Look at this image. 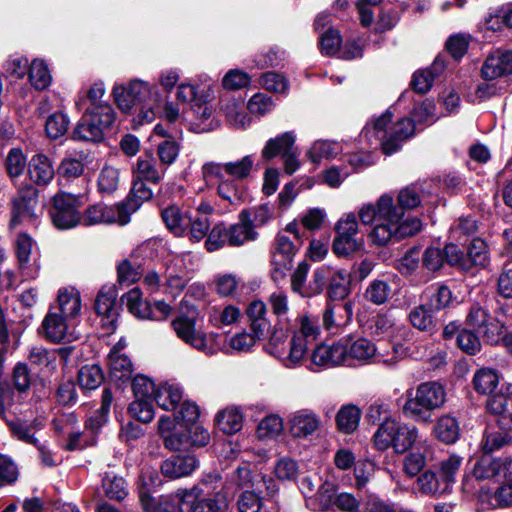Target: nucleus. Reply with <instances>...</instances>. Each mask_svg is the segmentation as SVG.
<instances>
[{"label":"nucleus","mask_w":512,"mask_h":512,"mask_svg":"<svg viewBox=\"0 0 512 512\" xmlns=\"http://www.w3.org/2000/svg\"><path fill=\"white\" fill-rule=\"evenodd\" d=\"M421 203L420 195L414 186L401 189L397 204L389 194L381 195L375 203L368 202L358 208L363 225H374L367 233L370 245L384 247L403 238L413 236L422 228L417 217L404 218L405 209H413Z\"/></svg>","instance_id":"f257e3e1"},{"label":"nucleus","mask_w":512,"mask_h":512,"mask_svg":"<svg viewBox=\"0 0 512 512\" xmlns=\"http://www.w3.org/2000/svg\"><path fill=\"white\" fill-rule=\"evenodd\" d=\"M254 167V159L246 155L235 161L208 162L202 166L206 183L216 184L217 195L232 206H240L248 199L247 179Z\"/></svg>","instance_id":"f03ea898"},{"label":"nucleus","mask_w":512,"mask_h":512,"mask_svg":"<svg viewBox=\"0 0 512 512\" xmlns=\"http://www.w3.org/2000/svg\"><path fill=\"white\" fill-rule=\"evenodd\" d=\"M113 95L118 107L129 113L136 105L140 106L138 117L141 122L150 123L156 115L161 102L157 87L141 79H133L126 85H116Z\"/></svg>","instance_id":"7ed1b4c3"},{"label":"nucleus","mask_w":512,"mask_h":512,"mask_svg":"<svg viewBox=\"0 0 512 512\" xmlns=\"http://www.w3.org/2000/svg\"><path fill=\"white\" fill-rule=\"evenodd\" d=\"M447 400L446 388L439 381H426L406 392V401L402 407L405 417L428 424L432 422L435 411L444 407Z\"/></svg>","instance_id":"20e7f679"},{"label":"nucleus","mask_w":512,"mask_h":512,"mask_svg":"<svg viewBox=\"0 0 512 512\" xmlns=\"http://www.w3.org/2000/svg\"><path fill=\"white\" fill-rule=\"evenodd\" d=\"M392 115L389 111L375 119L372 126L367 125L361 135V140H366L369 148L381 146L386 155L398 151L404 141L414 135L415 126L411 119L403 118L387 130Z\"/></svg>","instance_id":"39448f33"},{"label":"nucleus","mask_w":512,"mask_h":512,"mask_svg":"<svg viewBox=\"0 0 512 512\" xmlns=\"http://www.w3.org/2000/svg\"><path fill=\"white\" fill-rule=\"evenodd\" d=\"M188 506L190 512H226L229 498L221 476L209 473L188 489Z\"/></svg>","instance_id":"423d86ee"},{"label":"nucleus","mask_w":512,"mask_h":512,"mask_svg":"<svg viewBox=\"0 0 512 512\" xmlns=\"http://www.w3.org/2000/svg\"><path fill=\"white\" fill-rule=\"evenodd\" d=\"M415 443H421L418 428L397 420L379 424L373 435V444L380 451L392 448L396 453L403 454Z\"/></svg>","instance_id":"0eeeda50"},{"label":"nucleus","mask_w":512,"mask_h":512,"mask_svg":"<svg viewBox=\"0 0 512 512\" xmlns=\"http://www.w3.org/2000/svg\"><path fill=\"white\" fill-rule=\"evenodd\" d=\"M115 120V113L109 104L88 108L73 131V138L80 141L99 142L103 139L104 130Z\"/></svg>","instance_id":"6e6552de"},{"label":"nucleus","mask_w":512,"mask_h":512,"mask_svg":"<svg viewBox=\"0 0 512 512\" xmlns=\"http://www.w3.org/2000/svg\"><path fill=\"white\" fill-rule=\"evenodd\" d=\"M265 351L280 360L287 368L299 366L304 359V344L300 338L292 336L288 339V335L283 329L274 330L265 345Z\"/></svg>","instance_id":"1a4fd4ad"},{"label":"nucleus","mask_w":512,"mask_h":512,"mask_svg":"<svg viewBox=\"0 0 512 512\" xmlns=\"http://www.w3.org/2000/svg\"><path fill=\"white\" fill-rule=\"evenodd\" d=\"M171 327L177 338L192 348L206 355H213L216 352L211 341L213 335H208L198 328L195 318L186 315L178 316L171 321Z\"/></svg>","instance_id":"9d476101"},{"label":"nucleus","mask_w":512,"mask_h":512,"mask_svg":"<svg viewBox=\"0 0 512 512\" xmlns=\"http://www.w3.org/2000/svg\"><path fill=\"white\" fill-rule=\"evenodd\" d=\"M341 342L345 349V365L357 366L374 362H383L387 365H393L398 361L395 356L386 359L377 351L376 345L367 338H348Z\"/></svg>","instance_id":"9b49d317"},{"label":"nucleus","mask_w":512,"mask_h":512,"mask_svg":"<svg viewBox=\"0 0 512 512\" xmlns=\"http://www.w3.org/2000/svg\"><path fill=\"white\" fill-rule=\"evenodd\" d=\"M189 255H173L165 261L163 284L165 292L176 297L182 293L191 279L192 268Z\"/></svg>","instance_id":"f8f14e48"},{"label":"nucleus","mask_w":512,"mask_h":512,"mask_svg":"<svg viewBox=\"0 0 512 512\" xmlns=\"http://www.w3.org/2000/svg\"><path fill=\"white\" fill-rule=\"evenodd\" d=\"M80 206L79 197L68 193L57 194L53 198L51 210V219L55 227L65 230L81 223Z\"/></svg>","instance_id":"ddd939ff"},{"label":"nucleus","mask_w":512,"mask_h":512,"mask_svg":"<svg viewBox=\"0 0 512 512\" xmlns=\"http://www.w3.org/2000/svg\"><path fill=\"white\" fill-rule=\"evenodd\" d=\"M128 222L129 211L120 203L111 206L98 203L88 207L83 216H81V223L85 226L111 223L126 225Z\"/></svg>","instance_id":"4468645a"},{"label":"nucleus","mask_w":512,"mask_h":512,"mask_svg":"<svg viewBox=\"0 0 512 512\" xmlns=\"http://www.w3.org/2000/svg\"><path fill=\"white\" fill-rule=\"evenodd\" d=\"M75 324L57 311H49L42 321V330L47 340L55 343L71 342L78 338Z\"/></svg>","instance_id":"2eb2a0df"},{"label":"nucleus","mask_w":512,"mask_h":512,"mask_svg":"<svg viewBox=\"0 0 512 512\" xmlns=\"http://www.w3.org/2000/svg\"><path fill=\"white\" fill-rule=\"evenodd\" d=\"M472 473L479 480L494 479L500 482L512 475V459L484 456L475 463Z\"/></svg>","instance_id":"dca6fc26"},{"label":"nucleus","mask_w":512,"mask_h":512,"mask_svg":"<svg viewBox=\"0 0 512 512\" xmlns=\"http://www.w3.org/2000/svg\"><path fill=\"white\" fill-rule=\"evenodd\" d=\"M35 245L31 236L26 233H19L15 240V253L19 269L25 278L35 279L39 275L40 263L35 259L31 260L32 249Z\"/></svg>","instance_id":"f3484780"},{"label":"nucleus","mask_w":512,"mask_h":512,"mask_svg":"<svg viewBox=\"0 0 512 512\" xmlns=\"http://www.w3.org/2000/svg\"><path fill=\"white\" fill-rule=\"evenodd\" d=\"M37 205V190L32 185H26L18 190L12 200V217L10 225L16 227L25 218H33Z\"/></svg>","instance_id":"a211bd4d"},{"label":"nucleus","mask_w":512,"mask_h":512,"mask_svg":"<svg viewBox=\"0 0 512 512\" xmlns=\"http://www.w3.org/2000/svg\"><path fill=\"white\" fill-rule=\"evenodd\" d=\"M468 326L473 327L488 343H494L501 334V327L480 306H472L467 318Z\"/></svg>","instance_id":"6ab92c4d"},{"label":"nucleus","mask_w":512,"mask_h":512,"mask_svg":"<svg viewBox=\"0 0 512 512\" xmlns=\"http://www.w3.org/2000/svg\"><path fill=\"white\" fill-rule=\"evenodd\" d=\"M140 502L144 512H182V506L188 505V489H178L173 494L161 496L158 499L157 507L153 509H150V504L154 502L147 493H140Z\"/></svg>","instance_id":"aec40b11"},{"label":"nucleus","mask_w":512,"mask_h":512,"mask_svg":"<svg viewBox=\"0 0 512 512\" xmlns=\"http://www.w3.org/2000/svg\"><path fill=\"white\" fill-rule=\"evenodd\" d=\"M211 100H200L199 103L192 104L191 110L184 113L182 120L190 125L191 130L202 133L215 128L213 119V108L209 104Z\"/></svg>","instance_id":"412c9836"},{"label":"nucleus","mask_w":512,"mask_h":512,"mask_svg":"<svg viewBox=\"0 0 512 512\" xmlns=\"http://www.w3.org/2000/svg\"><path fill=\"white\" fill-rule=\"evenodd\" d=\"M320 425L319 416L309 410L296 411L288 420L289 432L294 438H308L319 430Z\"/></svg>","instance_id":"4be33fe9"},{"label":"nucleus","mask_w":512,"mask_h":512,"mask_svg":"<svg viewBox=\"0 0 512 512\" xmlns=\"http://www.w3.org/2000/svg\"><path fill=\"white\" fill-rule=\"evenodd\" d=\"M198 466L194 455H172L165 459L161 466V474L169 479H178L190 475Z\"/></svg>","instance_id":"5701e85b"},{"label":"nucleus","mask_w":512,"mask_h":512,"mask_svg":"<svg viewBox=\"0 0 512 512\" xmlns=\"http://www.w3.org/2000/svg\"><path fill=\"white\" fill-rule=\"evenodd\" d=\"M481 72L486 80L512 75V51H497L489 55Z\"/></svg>","instance_id":"b1692460"},{"label":"nucleus","mask_w":512,"mask_h":512,"mask_svg":"<svg viewBox=\"0 0 512 512\" xmlns=\"http://www.w3.org/2000/svg\"><path fill=\"white\" fill-rule=\"evenodd\" d=\"M228 244L241 246L249 241L256 240L258 233L251 223V210H243L239 215V222L227 229Z\"/></svg>","instance_id":"393cba45"},{"label":"nucleus","mask_w":512,"mask_h":512,"mask_svg":"<svg viewBox=\"0 0 512 512\" xmlns=\"http://www.w3.org/2000/svg\"><path fill=\"white\" fill-rule=\"evenodd\" d=\"M91 162V155L85 151L69 153L61 160L58 174L68 181L74 180L83 175L85 167Z\"/></svg>","instance_id":"a878e982"},{"label":"nucleus","mask_w":512,"mask_h":512,"mask_svg":"<svg viewBox=\"0 0 512 512\" xmlns=\"http://www.w3.org/2000/svg\"><path fill=\"white\" fill-rule=\"evenodd\" d=\"M166 168L161 164L157 165L152 154H144L136 160L133 167L134 179L148 181L152 184H158L164 177Z\"/></svg>","instance_id":"bb28decb"},{"label":"nucleus","mask_w":512,"mask_h":512,"mask_svg":"<svg viewBox=\"0 0 512 512\" xmlns=\"http://www.w3.org/2000/svg\"><path fill=\"white\" fill-rule=\"evenodd\" d=\"M28 175L35 184L48 185L55 175L51 159L42 153L33 155L28 162Z\"/></svg>","instance_id":"cd10ccee"},{"label":"nucleus","mask_w":512,"mask_h":512,"mask_svg":"<svg viewBox=\"0 0 512 512\" xmlns=\"http://www.w3.org/2000/svg\"><path fill=\"white\" fill-rule=\"evenodd\" d=\"M345 349L340 341L333 345H319L312 353L311 362L317 367L345 364Z\"/></svg>","instance_id":"c85d7f7f"},{"label":"nucleus","mask_w":512,"mask_h":512,"mask_svg":"<svg viewBox=\"0 0 512 512\" xmlns=\"http://www.w3.org/2000/svg\"><path fill=\"white\" fill-rule=\"evenodd\" d=\"M51 311H57L63 317L76 323V318L81 310V298L74 289H61L58 293L57 304L52 306Z\"/></svg>","instance_id":"c756f323"},{"label":"nucleus","mask_w":512,"mask_h":512,"mask_svg":"<svg viewBox=\"0 0 512 512\" xmlns=\"http://www.w3.org/2000/svg\"><path fill=\"white\" fill-rule=\"evenodd\" d=\"M116 292L112 287L103 288L97 295L95 301V309L96 312L103 316L102 322L103 325H110L114 330V323L116 321L117 311H116Z\"/></svg>","instance_id":"7c9ffc66"},{"label":"nucleus","mask_w":512,"mask_h":512,"mask_svg":"<svg viewBox=\"0 0 512 512\" xmlns=\"http://www.w3.org/2000/svg\"><path fill=\"white\" fill-rule=\"evenodd\" d=\"M107 362L111 379L115 381H125L131 378L133 364L126 354L119 353L118 348L111 350Z\"/></svg>","instance_id":"2f4dec72"},{"label":"nucleus","mask_w":512,"mask_h":512,"mask_svg":"<svg viewBox=\"0 0 512 512\" xmlns=\"http://www.w3.org/2000/svg\"><path fill=\"white\" fill-rule=\"evenodd\" d=\"M294 143L295 135L293 132H285L275 138H271L266 142L261 151L262 158L269 161L280 154L284 156L285 153L292 151Z\"/></svg>","instance_id":"473e14b6"},{"label":"nucleus","mask_w":512,"mask_h":512,"mask_svg":"<svg viewBox=\"0 0 512 512\" xmlns=\"http://www.w3.org/2000/svg\"><path fill=\"white\" fill-rule=\"evenodd\" d=\"M221 111L229 126L234 129H246L251 124V118L246 114L243 104L239 100L225 101L221 106Z\"/></svg>","instance_id":"72a5a7b5"},{"label":"nucleus","mask_w":512,"mask_h":512,"mask_svg":"<svg viewBox=\"0 0 512 512\" xmlns=\"http://www.w3.org/2000/svg\"><path fill=\"white\" fill-rule=\"evenodd\" d=\"M493 495L481 492L480 499L487 502L490 508L510 507L512 506V475L499 482Z\"/></svg>","instance_id":"f704fd0d"},{"label":"nucleus","mask_w":512,"mask_h":512,"mask_svg":"<svg viewBox=\"0 0 512 512\" xmlns=\"http://www.w3.org/2000/svg\"><path fill=\"white\" fill-rule=\"evenodd\" d=\"M183 398V390L177 384L164 383L157 387L154 399L164 410H174Z\"/></svg>","instance_id":"c9c22d12"},{"label":"nucleus","mask_w":512,"mask_h":512,"mask_svg":"<svg viewBox=\"0 0 512 512\" xmlns=\"http://www.w3.org/2000/svg\"><path fill=\"white\" fill-rule=\"evenodd\" d=\"M161 215L167 228L176 236H182L189 227V215L182 213L177 206L163 209Z\"/></svg>","instance_id":"e433bc0d"},{"label":"nucleus","mask_w":512,"mask_h":512,"mask_svg":"<svg viewBox=\"0 0 512 512\" xmlns=\"http://www.w3.org/2000/svg\"><path fill=\"white\" fill-rule=\"evenodd\" d=\"M443 69V61L436 59L429 68L415 72L412 79L413 88L419 93H426L432 87L435 77Z\"/></svg>","instance_id":"4c0bfd02"},{"label":"nucleus","mask_w":512,"mask_h":512,"mask_svg":"<svg viewBox=\"0 0 512 512\" xmlns=\"http://www.w3.org/2000/svg\"><path fill=\"white\" fill-rule=\"evenodd\" d=\"M295 246L289 237L279 235L276 239L273 251V263L279 269H288L295 254Z\"/></svg>","instance_id":"58836bf2"},{"label":"nucleus","mask_w":512,"mask_h":512,"mask_svg":"<svg viewBox=\"0 0 512 512\" xmlns=\"http://www.w3.org/2000/svg\"><path fill=\"white\" fill-rule=\"evenodd\" d=\"M365 242L363 237H352L344 234H335L332 250L339 257H348L363 251Z\"/></svg>","instance_id":"ea45409f"},{"label":"nucleus","mask_w":512,"mask_h":512,"mask_svg":"<svg viewBox=\"0 0 512 512\" xmlns=\"http://www.w3.org/2000/svg\"><path fill=\"white\" fill-rule=\"evenodd\" d=\"M434 434L446 444L456 442L460 435L458 421L450 415H442L435 424Z\"/></svg>","instance_id":"a19ab883"},{"label":"nucleus","mask_w":512,"mask_h":512,"mask_svg":"<svg viewBox=\"0 0 512 512\" xmlns=\"http://www.w3.org/2000/svg\"><path fill=\"white\" fill-rule=\"evenodd\" d=\"M335 488L331 483L321 484L318 491L306 500V505L312 510L326 511L334 506Z\"/></svg>","instance_id":"79ce46f5"},{"label":"nucleus","mask_w":512,"mask_h":512,"mask_svg":"<svg viewBox=\"0 0 512 512\" xmlns=\"http://www.w3.org/2000/svg\"><path fill=\"white\" fill-rule=\"evenodd\" d=\"M152 196L153 192L146 185L145 181L134 179L127 201L120 203V205H124L128 209L130 216L141 206L143 202L150 200Z\"/></svg>","instance_id":"37998d69"},{"label":"nucleus","mask_w":512,"mask_h":512,"mask_svg":"<svg viewBox=\"0 0 512 512\" xmlns=\"http://www.w3.org/2000/svg\"><path fill=\"white\" fill-rule=\"evenodd\" d=\"M176 97L181 102L196 104L200 100H212L214 98V91L210 87L199 89L190 83L182 82L177 87Z\"/></svg>","instance_id":"c03bdc74"},{"label":"nucleus","mask_w":512,"mask_h":512,"mask_svg":"<svg viewBox=\"0 0 512 512\" xmlns=\"http://www.w3.org/2000/svg\"><path fill=\"white\" fill-rule=\"evenodd\" d=\"M123 303L129 312L137 318L144 319L151 316V306L142 299V292L139 288H133L122 297Z\"/></svg>","instance_id":"a18cd8bd"},{"label":"nucleus","mask_w":512,"mask_h":512,"mask_svg":"<svg viewBox=\"0 0 512 512\" xmlns=\"http://www.w3.org/2000/svg\"><path fill=\"white\" fill-rule=\"evenodd\" d=\"M417 486L422 494L432 496L440 495L450 490L443 479L441 477L438 478L437 475L430 470L425 471L418 477Z\"/></svg>","instance_id":"49530a36"},{"label":"nucleus","mask_w":512,"mask_h":512,"mask_svg":"<svg viewBox=\"0 0 512 512\" xmlns=\"http://www.w3.org/2000/svg\"><path fill=\"white\" fill-rule=\"evenodd\" d=\"M342 151V146L337 142L317 140L307 152L308 159L313 163H319L323 159H331Z\"/></svg>","instance_id":"de8ad7c7"},{"label":"nucleus","mask_w":512,"mask_h":512,"mask_svg":"<svg viewBox=\"0 0 512 512\" xmlns=\"http://www.w3.org/2000/svg\"><path fill=\"white\" fill-rule=\"evenodd\" d=\"M499 384V376L495 370L489 368L479 369L473 377L474 389L483 395H490Z\"/></svg>","instance_id":"09e8293b"},{"label":"nucleus","mask_w":512,"mask_h":512,"mask_svg":"<svg viewBox=\"0 0 512 512\" xmlns=\"http://www.w3.org/2000/svg\"><path fill=\"white\" fill-rule=\"evenodd\" d=\"M352 316V307L348 303L328 307L323 314V324L327 329L345 324Z\"/></svg>","instance_id":"8fccbe9b"},{"label":"nucleus","mask_w":512,"mask_h":512,"mask_svg":"<svg viewBox=\"0 0 512 512\" xmlns=\"http://www.w3.org/2000/svg\"><path fill=\"white\" fill-rule=\"evenodd\" d=\"M217 422L222 431L234 434L242 428L243 415L237 407H228L217 415Z\"/></svg>","instance_id":"3c124183"},{"label":"nucleus","mask_w":512,"mask_h":512,"mask_svg":"<svg viewBox=\"0 0 512 512\" xmlns=\"http://www.w3.org/2000/svg\"><path fill=\"white\" fill-rule=\"evenodd\" d=\"M266 312V304L261 300H254L247 307L246 313L251 320L252 332L256 333V336H263L267 327Z\"/></svg>","instance_id":"603ef678"},{"label":"nucleus","mask_w":512,"mask_h":512,"mask_svg":"<svg viewBox=\"0 0 512 512\" xmlns=\"http://www.w3.org/2000/svg\"><path fill=\"white\" fill-rule=\"evenodd\" d=\"M360 415V410L354 405L342 407L336 416L339 430L346 434L352 433L359 425Z\"/></svg>","instance_id":"864d4df0"},{"label":"nucleus","mask_w":512,"mask_h":512,"mask_svg":"<svg viewBox=\"0 0 512 512\" xmlns=\"http://www.w3.org/2000/svg\"><path fill=\"white\" fill-rule=\"evenodd\" d=\"M29 80L37 90H44L51 84V74L46 63L41 59L32 61L29 67Z\"/></svg>","instance_id":"5fc2aeb1"},{"label":"nucleus","mask_w":512,"mask_h":512,"mask_svg":"<svg viewBox=\"0 0 512 512\" xmlns=\"http://www.w3.org/2000/svg\"><path fill=\"white\" fill-rule=\"evenodd\" d=\"M432 312L427 304L416 306L411 310L409 320L415 328L432 332L436 327Z\"/></svg>","instance_id":"6e6d98bb"},{"label":"nucleus","mask_w":512,"mask_h":512,"mask_svg":"<svg viewBox=\"0 0 512 512\" xmlns=\"http://www.w3.org/2000/svg\"><path fill=\"white\" fill-rule=\"evenodd\" d=\"M102 486L106 496L112 500L121 501L128 494L126 481L111 473L105 475Z\"/></svg>","instance_id":"4d7b16f0"},{"label":"nucleus","mask_w":512,"mask_h":512,"mask_svg":"<svg viewBox=\"0 0 512 512\" xmlns=\"http://www.w3.org/2000/svg\"><path fill=\"white\" fill-rule=\"evenodd\" d=\"M284 430L283 419L276 414L264 417L257 427V436L260 439H273Z\"/></svg>","instance_id":"13d9d810"},{"label":"nucleus","mask_w":512,"mask_h":512,"mask_svg":"<svg viewBox=\"0 0 512 512\" xmlns=\"http://www.w3.org/2000/svg\"><path fill=\"white\" fill-rule=\"evenodd\" d=\"M119 182V169L111 165H105L98 177V189L101 193L111 194L117 190Z\"/></svg>","instance_id":"bf43d9fd"},{"label":"nucleus","mask_w":512,"mask_h":512,"mask_svg":"<svg viewBox=\"0 0 512 512\" xmlns=\"http://www.w3.org/2000/svg\"><path fill=\"white\" fill-rule=\"evenodd\" d=\"M28 167L27 159L23 151L19 148L11 149L5 159L6 172L11 179L21 176Z\"/></svg>","instance_id":"052dcab7"},{"label":"nucleus","mask_w":512,"mask_h":512,"mask_svg":"<svg viewBox=\"0 0 512 512\" xmlns=\"http://www.w3.org/2000/svg\"><path fill=\"white\" fill-rule=\"evenodd\" d=\"M268 303L273 315L276 316L279 323L289 321V303L288 296L283 291H275L270 294Z\"/></svg>","instance_id":"680f3d73"},{"label":"nucleus","mask_w":512,"mask_h":512,"mask_svg":"<svg viewBox=\"0 0 512 512\" xmlns=\"http://www.w3.org/2000/svg\"><path fill=\"white\" fill-rule=\"evenodd\" d=\"M179 153L180 143L172 138H166L157 146V156L164 168L172 165L177 160Z\"/></svg>","instance_id":"e2e57ef3"},{"label":"nucleus","mask_w":512,"mask_h":512,"mask_svg":"<svg viewBox=\"0 0 512 512\" xmlns=\"http://www.w3.org/2000/svg\"><path fill=\"white\" fill-rule=\"evenodd\" d=\"M103 373L97 365H86L78 373V381L82 388L93 390L103 382Z\"/></svg>","instance_id":"0e129e2a"},{"label":"nucleus","mask_w":512,"mask_h":512,"mask_svg":"<svg viewBox=\"0 0 512 512\" xmlns=\"http://www.w3.org/2000/svg\"><path fill=\"white\" fill-rule=\"evenodd\" d=\"M239 316V309L232 305H228L223 309L213 307L209 311V321L214 326L231 325L238 320Z\"/></svg>","instance_id":"69168bd1"},{"label":"nucleus","mask_w":512,"mask_h":512,"mask_svg":"<svg viewBox=\"0 0 512 512\" xmlns=\"http://www.w3.org/2000/svg\"><path fill=\"white\" fill-rule=\"evenodd\" d=\"M362 223L359 214L348 212L343 214L335 224V234H344L352 237H358L360 224Z\"/></svg>","instance_id":"338daca9"},{"label":"nucleus","mask_w":512,"mask_h":512,"mask_svg":"<svg viewBox=\"0 0 512 512\" xmlns=\"http://www.w3.org/2000/svg\"><path fill=\"white\" fill-rule=\"evenodd\" d=\"M349 275L345 270L335 271L329 283V295L333 299H344L349 292Z\"/></svg>","instance_id":"774afa93"}]
</instances>
